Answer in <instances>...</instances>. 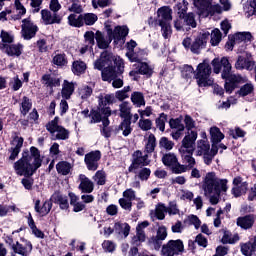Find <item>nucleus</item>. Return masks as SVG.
Wrapping results in <instances>:
<instances>
[{
	"mask_svg": "<svg viewBox=\"0 0 256 256\" xmlns=\"http://www.w3.org/2000/svg\"><path fill=\"white\" fill-rule=\"evenodd\" d=\"M151 177V169L149 168H142L138 172V178L140 181H147Z\"/></svg>",
	"mask_w": 256,
	"mask_h": 256,
	"instance_id": "nucleus-64",
	"label": "nucleus"
},
{
	"mask_svg": "<svg viewBox=\"0 0 256 256\" xmlns=\"http://www.w3.org/2000/svg\"><path fill=\"white\" fill-rule=\"evenodd\" d=\"M151 223L147 220L143 222H139L136 226V235L132 237L133 245H139L141 243H145L147 241V234L145 233V229L149 227Z\"/></svg>",
	"mask_w": 256,
	"mask_h": 256,
	"instance_id": "nucleus-12",
	"label": "nucleus"
},
{
	"mask_svg": "<svg viewBox=\"0 0 256 256\" xmlns=\"http://www.w3.org/2000/svg\"><path fill=\"white\" fill-rule=\"evenodd\" d=\"M114 231H116L118 235L129 237V233H131V226L127 223L116 222L114 224Z\"/></svg>",
	"mask_w": 256,
	"mask_h": 256,
	"instance_id": "nucleus-35",
	"label": "nucleus"
},
{
	"mask_svg": "<svg viewBox=\"0 0 256 256\" xmlns=\"http://www.w3.org/2000/svg\"><path fill=\"white\" fill-rule=\"evenodd\" d=\"M33 107V103H31V99L29 97L24 96L22 98L21 107H20V113L25 117L29 111H31V108Z\"/></svg>",
	"mask_w": 256,
	"mask_h": 256,
	"instance_id": "nucleus-45",
	"label": "nucleus"
},
{
	"mask_svg": "<svg viewBox=\"0 0 256 256\" xmlns=\"http://www.w3.org/2000/svg\"><path fill=\"white\" fill-rule=\"evenodd\" d=\"M253 91H255L253 83H246L236 92V95H239L240 97H247V95H251Z\"/></svg>",
	"mask_w": 256,
	"mask_h": 256,
	"instance_id": "nucleus-46",
	"label": "nucleus"
},
{
	"mask_svg": "<svg viewBox=\"0 0 256 256\" xmlns=\"http://www.w3.org/2000/svg\"><path fill=\"white\" fill-rule=\"evenodd\" d=\"M68 24L70 25V27H83V14H75L72 13L68 16Z\"/></svg>",
	"mask_w": 256,
	"mask_h": 256,
	"instance_id": "nucleus-40",
	"label": "nucleus"
},
{
	"mask_svg": "<svg viewBox=\"0 0 256 256\" xmlns=\"http://www.w3.org/2000/svg\"><path fill=\"white\" fill-rule=\"evenodd\" d=\"M42 81L44 85H47L48 87H59L61 85V80L57 77H53L49 74L42 76Z\"/></svg>",
	"mask_w": 256,
	"mask_h": 256,
	"instance_id": "nucleus-44",
	"label": "nucleus"
},
{
	"mask_svg": "<svg viewBox=\"0 0 256 256\" xmlns=\"http://www.w3.org/2000/svg\"><path fill=\"white\" fill-rule=\"evenodd\" d=\"M46 130L52 135L53 141H67L71 135L69 130L59 125V117L57 116L46 124Z\"/></svg>",
	"mask_w": 256,
	"mask_h": 256,
	"instance_id": "nucleus-8",
	"label": "nucleus"
},
{
	"mask_svg": "<svg viewBox=\"0 0 256 256\" xmlns=\"http://www.w3.org/2000/svg\"><path fill=\"white\" fill-rule=\"evenodd\" d=\"M118 203H119L120 207L122 209H124L125 211H131V209L133 207V202L125 197L120 198L118 200Z\"/></svg>",
	"mask_w": 256,
	"mask_h": 256,
	"instance_id": "nucleus-63",
	"label": "nucleus"
},
{
	"mask_svg": "<svg viewBox=\"0 0 256 256\" xmlns=\"http://www.w3.org/2000/svg\"><path fill=\"white\" fill-rule=\"evenodd\" d=\"M119 111H120L119 116L123 120L125 119L131 120V118L133 117V114H131V106L129 105V102H122L119 105Z\"/></svg>",
	"mask_w": 256,
	"mask_h": 256,
	"instance_id": "nucleus-37",
	"label": "nucleus"
},
{
	"mask_svg": "<svg viewBox=\"0 0 256 256\" xmlns=\"http://www.w3.org/2000/svg\"><path fill=\"white\" fill-rule=\"evenodd\" d=\"M92 179L97 185H105L107 183V173L105 170H98Z\"/></svg>",
	"mask_w": 256,
	"mask_h": 256,
	"instance_id": "nucleus-48",
	"label": "nucleus"
},
{
	"mask_svg": "<svg viewBox=\"0 0 256 256\" xmlns=\"http://www.w3.org/2000/svg\"><path fill=\"white\" fill-rule=\"evenodd\" d=\"M137 71H131L130 77H134V75H137L139 73L140 75H146V77H151L153 75V68L149 66V64L145 62H138L136 64Z\"/></svg>",
	"mask_w": 256,
	"mask_h": 256,
	"instance_id": "nucleus-27",
	"label": "nucleus"
},
{
	"mask_svg": "<svg viewBox=\"0 0 256 256\" xmlns=\"http://www.w3.org/2000/svg\"><path fill=\"white\" fill-rule=\"evenodd\" d=\"M148 243L156 251H159L161 249V247H163V240L158 238L157 236H152L149 239Z\"/></svg>",
	"mask_w": 256,
	"mask_h": 256,
	"instance_id": "nucleus-56",
	"label": "nucleus"
},
{
	"mask_svg": "<svg viewBox=\"0 0 256 256\" xmlns=\"http://www.w3.org/2000/svg\"><path fill=\"white\" fill-rule=\"evenodd\" d=\"M167 123V114L161 113L156 119V127L163 133L165 131V124Z\"/></svg>",
	"mask_w": 256,
	"mask_h": 256,
	"instance_id": "nucleus-54",
	"label": "nucleus"
},
{
	"mask_svg": "<svg viewBox=\"0 0 256 256\" xmlns=\"http://www.w3.org/2000/svg\"><path fill=\"white\" fill-rule=\"evenodd\" d=\"M138 127H140L142 131H151L153 127V122L149 119L140 118L138 122Z\"/></svg>",
	"mask_w": 256,
	"mask_h": 256,
	"instance_id": "nucleus-55",
	"label": "nucleus"
},
{
	"mask_svg": "<svg viewBox=\"0 0 256 256\" xmlns=\"http://www.w3.org/2000/svg\"><path fill=\"white\" fill-rule=\"evenodd\" d=\"M222 232L224 233L221 242L223 245H233L234 243H237L239 241V234H232L229 230L227 229H222Z\"/></svg>",
	"mask_w": 256,
	"mask_h": 256,
	"instance_id": "nucleus-33",
	"label": "nucleus"
},
{
	"mask_svg": "<svg viewBox=\"0 0 256 256\" xmlns=\"http://www.w3.org/2000/svg\"><path fill=\"white\" fill-rule=\"evenodd\" d=\"M202 190L210 205H219L221 195L229 191V180L219 178L215 172H208L202 181Z\"/></svg>",
	"mask_w": 256,
	"mask_h": 256,
	"instance_id": "nucleus-2",
	"label": "nucleus"
},
{
	"mask_svg": "<svg viewBox=\"0 0 256 256\" xmlns=\"http://www.w3.org/2000/svg\"><path fill=\"white\" fill-rule=\"evenodd\" d=\"M41 19L44 25H60L61 21H63L59 13L47 9L41 10Z\"/></svg>",
	"mask_w": 256,
	"mask_h": 256,
	"instance_id": "nucleus-14",
	"label": "nucleus"
},
{
	"mask_svg": "<svg viewBox=\"0 0 256 256\" xmlns=\"http://www.w3.org/2000/svg\"><path fill=\"white\" fill-rule=\"evenodd\" d=\"M209 39V33H200L195 40L193 41L190 50L192 53L199 55L201 53V49H205V45H207V40Z\"/></svg>",
	"mask_w": 256,
	"mask_h": 256,
	"instance_id": "nucleus-18",
	"label": "nucleus"
},
{
	"mask_svg": "<svg viewBox=\"0 0 256 256\" xmlns=\"http://www.w3.org/2000/svg\"><path fill=\"white\" fill-rule=\"evenodd\" d=\"M0 50L4 51L8 57H21L23 54V45L18 44H5L0 42Z\"/></svg>",
	"mask_w": 256,
	"mask_h": 256,
	"instance_id": "nucleus-16",
	"label": "nucleus"
},
{
	"mask_svg": "<svg viewBox=\"0 0 256 256\" xmlns=\"http://www.w3.org/2000/svg\"><path fill=\"white\" fill-rule=\"evenodd\" d=\"M256 251L253 250V246L251 245V241L241 245V253L245 256H253V253Z\"/></svg>",
	"mask_w": 256,
	"mask_h": 256,
	"instance_id": "nucleus-61",
	"label": "nucleus"
},
{
	"mask_svg": "<svg viewBox=\"0 0 256 256\" xmlns=\"http://www.w3.org/2000/svg\"><path fill=\"white\" fill-rule=\"evenodd\" d=\"M71 169H73V166H71V163L67 161H60L56 165V171L59 175H69V173H71Z\"/></svg>",
	"mask_w": 256,
	"mask_h": 256,
	"instance_id": "nucleus-42",
	"label": "nucleus"
},
{
	"mask_svg": "<svg viewBox=\"0 0 256 256\" xmlns=\"http://www.w3.org/2000/svg\"><path fill=\"white\" fill-rule=\"evenodd\" d=\"M52 63L57 65V67H65L69 61L67 60V55L65 53H59V51H56L52 59Z\"/></svg>",
	"mask_w": 256,
	"mask_h": 256,
	"instance_id": "nucleus-39",
	"label": "nucleus"
},
{
	"mask_svg": "<svg viewBox=\"0 0 256 256\" xmlns=\"http://www.w3.org/2000/svg\"><path fill=\"white\" fill-rule=\"evenodd\" d=\"M101 161V151L95 150L87 153L84 157V163L88 171H97Z\"/></svg>",
	"mask_w": 256,
	"mask_h": 256,
	"instance_id": "nucleus-10",
	"label": "nucleus"
},
{
	"mask_svg": "<svg viewBox=\"0 0 256 256\" xmlns=\"http://www.w3.org/2000/svg\"><path fill=\"white\" fill-rule=\"evenodd\" d=\"M129 35V28L127 26H117L114 31H112V39L115 41H121V39H125Z\"/></svg>",
	"mask_w": 256,
	"mask_h": 256,
	"instance_id": "nucleus-32",
	"label": "nucleus"
},
{
	"mask_svg": "<svg viewBox=\"0 0 256 256\" xmlns=\"http://www.w3.org/2000/svg\"><path fill=\"white\" fill-rule=\"evenodd\" d=\"M169 125H170V129L185 131V125H183V123L181 122V119H179V118L170 119Z\"/></svg>",
	"mask_w": 256,
	"mask_h": 256,
	"instance_id": "nucleus-59",
	"label": "nucleus"
},
{
	"mask_svg": "<svg viewBox=\"0 0 256 256\" xmlns=\"http://www.w3.org/2000/svg\"><path fill=\"white\" fill-rule=\"evenodd\" d=\"M233 185L232 194L234 197H241V195H245V193H247L249 184L244 182L241 176H237L233 179Z\"/></svg>",
	"mask_w": 256,
	"mask_h": 256,
	"instance_id": "nucleus-19",
	"label": "nucleus"
},
{
	"mask_svg": "<svg viewBox=\"0 0 256 256\" xmlns=\"http://www.w3.org/2000/svg\"><path fill=\"white\" fill-rule=\"evenodd\" d=\"M174 27L176 31H189L191 27H187V24L185 23V20L183 18H178L174 21Z\"/></svg>",
	"mask_w": 256,
	"mask_h": 256,
	"instance_id": "nucleus-58",
	"label": "nucleus"
},
{
	"mask_svg": "<svg viewBox=\"0 0 256 256\" xmlns=\"http://www.w3.org/2000/svg\"><path fill=\"white\" fill-rule=\"evenodd\" d=\"M161 27V33L164 39H171L173 35V29L171 28V22L158 24Z\"/></svg>",
	"mask_w": 256,
	"mask_h": 256,
	"instance_id": "nucleus-50",
	"label": "nucleus"
},
{
	"mask_svg": "<svg viewBox=\"0 0 256 256\" xmlns=\"http://www.w3.org/2000/svg\"><path fill=\"white\" fill-rule=\"evenodd\" d=\"M236 225L244 231H248V229H253V225H255V215L247 214L245 216L238 217L236 219Z\"/></svg>",
	"mask_w": 256,
	"mask_h": 256,
	"instance_id": "nucleus-21",
	"label": "nucleus"
},
{
	"mask_svg": "<svg viewBox=\"0 0 256 256\" xmlns=\"http://www.w3.org/2000/svg\"><path fill=\"white\" fill-rule=\"evenodd\" d=\"M159 147L165 151H171L175 147V142L169 140L167 137H162L159 140Z\"/></svg>",
	"mask_w": 256,
	"mask_h": 256,
	"instance_id": "nucleus-52",
	"label": "nucleus"
},
{
	"mask_svg": "<svg viewBox=\"0 0 256 256\" xmlns=\"http://www.w3.org/2000/svg\"><path fill=\"white\" fill-rule=\"evenodd\" d=\"M12 251L22 256H29L31 251H33V245H29V248L23 246V244L16 242L15 245H12Z\"/></svg>",
	"mask_w": 256,
	"mask_h": 256,
	"instance_id": "nucleus-34",
	"label": "nucleus"
},
{
	"mask_svg": "<svg viewBox=\"0 0 256 256\" xmlns=\"http://www.w3.org/2000/svg\"><path fill=\"white\" fill-rule=\"evenodd\" d=\"M133 161L128 171L131 173L133 169H139V167H147L151 161L149 160V155H143L141 150H137L132 155Z\"/></svg>",
	"mask_w": 256,
	"mask_h": 256,
	"instance_id": "nucleus-11",
	"label": "nucleus"
},
{
	"mask_svg": "<svg viewBox=\"0 0 256 256\" xmlns=\"http://www.w3.org/2000/svg\"><path fill=\"white\" fill-rule=\"evenodd\" d=\"M91 123H101L103 117H111V108L98 107L97 110H92L90 113Z\"/></svg>",
	"mask_w": 256,
	"mask_h": 256,
	"instance_id": "nucleus-22",
	"label": "nucleus"
},
{
	"mask_svg": "<svg viewBox=\"0 0 256 256\" xmlns=\"http://www.w3.org/2000/svg\"><path fill=\"white\" fill-rule=\"evenodd\" d=\"M197 131H191L188 133L182 140V144L179 148L180 157L182 159V163L178 164V171L181 173H187V171H191L195 165H197V161L193 157V153L195 152V142L197 141Z\"/></svg>",
	"mask_w": 256,
	"mask_h": 256,
	"instance_id": "nucleus-4",
	"label": "nucleus"
},
{
	"mask_svg": "<svg viewBox=\"0 0 256 256\" xmlns=\"http://www.w3.org/2000/svg\"><path fill=\"white\" fill-rule=\"evenodd\" d=\"M162 163L165 165V167H170L172 169V172H174L176 175H180L179 172V158H177V154L175 153H166L162 156Z\"/></svg>",
	"mask_w": 256,
	"mask_h": 256,
	"instance_id": "nucleus-13",
	"label": "nucleus"
},
{
	"mask_svg": "<svg viewBox=\"0 0 256 256\" xmlns=\"http://www.w3.org/2000/svg\"><path fill=\"white\" fill-rule=\"evenodd\" d=\"M23 137L16 136L11 142L12 147L9 149V160L15 161L17 157H19V153H21V147H23Z\"/></svg>",
	"mask_w": 256,
	"mask_h": 256,
	"instance_id": "nucleus-23",
	"label": "nucleus"
},
{
	"mask_svg": "<svg viewBox=\"0 0 256 256\" xmlns=\"http://www.w3.org/2000/svg\"><path fill=\"white\" fill-rule=\"evenodd\" d=\"M185 251V244L183 240H169L166 244L162 245L161 255L162 256H177L181 255Z\"/></svg>",
	"mask_w": 256,
	"mask_h": 256,
	"instance_id": "nucleus-9",
	"label": "nucleus"
},
{
	"mask_svg": "<svg viewBox=\"0 0 256 256\" xmlns=\"http://www.w3.org/2000/svg\"><path fill=\"white\" fill-rule=\"evenodd\" d=\"M184 23H186V27H192L195 29L197 27V21H195V14L188 13L185 18H183Z\"/></svg>",
	"mask_w": 256,
	"mask_h": 256,
	"instance_id": "nucleus-60",
	"label": "nucleus"
},
{
	"mask_svg": "<svg viewBox=\"0 0 256 256\" xmlns=\"http://www.w3.org/2000/svg\"><path fill=\"white\" fill-rule=\"evenodd\" d=\"M79 181L80 184L78 186V189L81 191V193H93L95 189V184L89 177L85 176V174L79 175Z\"/></svg>",
	"mask_w": 256,
	"mask_h": 256,
	"instance_id": "nucleus-24",
	"label": "nucleus"
},
{
	"mask_svg": "<svg viewBox=\"0 0 256 256\" xmlns=\"http://www.w3.org/2000/svg\"><path fill=\"white\" fill-rule=\"evenodd\" d=\"M112 63L116 65L120 73H123L125 69V63L123 62V59H121L119 56H114L113 53L109 51H104L101 53L100 58L94 62V69L103 71V68H105L106 65L109 67L112 66Z\"/></svg>",
	"mask_w": 256,
	"mask_h": 256,
	"instance_id": "nucleus-6",
	"label": "nucleus"
},
{
	"mask_svg": "<svg viewBox=\"0 0 256 256\" xmlns=\"http://www.w3.org/2000/svg\"><path fill=\"white\" fill-rule=\"evenodd\" d=\"M233 37L236 43H241L243 41L247 42L253 39V35H251V32H238Z\"/></svg>",
	"mask_w": 256,
	"mask_h": 256,
	"instance_id": "nucleus-51",
	"label": "nucleus"
},
{
	"mask_svg": "<svg viewBox=\"0 0 256 256\" xmlns=\"http://www.w3.org/2000/svg\"><path fill=\"white\" fill-rule=\"evenodd\" d=\"M130 99L135 107H145V96L142 92H133Z\"/></svg>",
	"mask_w": 256,
	"mask_h": 256,
	"instance_id": "nucleus-41",
	"label": "nucleus"
},
{
	"mask_svg": "<svg viewBox=\"0 0 256 256\" xmlns=\"http://www.w3.org/2000/svg\"><path fill=\"white\" fill-rule=\"evenodd\" d=\"M221 30L220 29H214L211 33V45H213L214 47L217 46L218 43H221Z\"/></svg>",
	"mask_w": 256,
	"mask_h": 256,
	"instance_id": "nucleus-57",
	"label": "nucleus"
},
{
	"mask_svg": "<svg viewBox=\"0 0 256 256\" xmlns=\"http://www.w3.org/2000/svg\"><path fill=\"white\" fill-rule=\"evenodd\" d=\"M158 24L171 23L173 21V10L168 6H164L158 9Z\"/></svg>",
	"mask_w": 256,
	"mask_h": 256,
	"instance_id": "nucleus-25",
	"label": "nucleus"
},
{
	"mask_svg": "<svg viewBox=\"0 0 256 256\" xmlns=\"http://www.w3.org/2000/svg\"><path fill=\"white\" fill-rule=\"evenodd\" d=\"M209 151H211V145L209 144V140L201 139L197 142L196 155L198 157H201L206 153H209Z\"/></svg>",
	"mask_w": 256,
	"mask_h": 256,
	"instance_id": "nucleus-31",
	"label": "nucleus"
},
{
	"mask_svg": "<svg viewBox=\"0 0 256 256\" xmlns=\"http://www.w3.org/2000/svg\"><path fill=\"white\" fill-rule=\"evenodd\" d=\"M193 4L199 17L207 18L223 13V7L213 4V0H193Z\"/></svg>",
	"mask_w": 256,
	"mask_h": 256,
	"instance_id": "nucleus-5",
	"label": "nucleus"
},
{
	"mask_svg": "<svg viewBox=\"0 0 256 256\" xmlns=\"http://www.w3.org/2000/svg\"><path fill=\"white\" fill-rule=\"evenodd\" d=\"M95 39L99 49H108L109 45H111V41H113V30L108 29L107 36L103 35L101 31H97L95 34Z\"/></svg>",
	"mask_w": 256,
	"mask_h": 256,
	"instance_id": "nucleus-17",
	"label": "nucleus"
},
{
	"mask_svg": "<svg viewBox=\"0 0 256 256\" xmlns=\"http://www.w3.org/2000/svg\"><path fill=\"white\" fill-rule=\"evenodd\" d=\"M212 72L213 70L208 60H204L197 66L194 79H196L198 87H209L213 85V79H211Z\"/></svg>",
	"mask_w": 256,
	"mask_h": 256,
	"instance_id": "nucleus-7",
	"label": "nucleus"
},
{
	"mask_svg": "<svg viewBox=\"0 0 256 256\" xmlns=\"http://www.w3.org/2000/svg\"><path fill=\"white\" fill-rule=\"evenodd\" d=\"M98 19L99 18L97 17V15L93 13L82 14V27L84 25H88V26L95 25Z\"/></svg>",
	"mask_w": 256,
	"mask_h": 256,
	"instance_id": "nucleus-47",
	"label": "nucleus"
},
{
	"mask_svg": "<svg viewBox=\"0 0 256 256\" xmlns=\"http://www.w3.org/2000/svg\"><path fill=\"white\" fill-rule=\"evenodd\" d=\"M211 65L213 67V72L216 73V75H219V73H221V69H223L221 76L222 79H225L224 89L229 95H231L235 89H239V85L249 81L247 76L231 74V69H233V67L231 66V62H229L228 57H222L221 60L219 58H215L212 60Z\"/></svg>",
	"mask_w": 256,
	"mask_h": 256,
	"instance_id": "nucleus-1",
	"label": "nucleus"
},
{
	"mask_svg": "<svg viewBox=\"0 0 256 256\" xmlns=\"http://www.w3.org/2000/svg\"><path fill=\"white\" fill-rule=\"evenodd\" d=\"M78 95L81 99H89V97L93 95V88L89 86H82L78 89Z\"/></svg>",
	"mask_w": 256,
	"mask_h": 256,
	"instance_id": "nucleus-53",
	"label": "nucleus"
},
{
	"mask_svg": "<svg viewBox=\"0 0 256 256\" xmlns=\"http://www.w3.org/2000/svg\"><path fill=\"white\" fill-rule=\"evenodd\" d=\"M51 199L53 203L60 207V209H69V199L67 198V195L62 194L61 192H54Z\"/></svg>",
	"mask_w": 256,
	"mask_h": 256,
	"instance_id": "nucleus-26",
	"label": "nucleus"
},
{
	"mask_svg": "<svg viewBox=\"0 0 256 256\" xmlns=\"http://www.w3.org/2000/svg\"><path fill=\"white\" fill-rule=\"evenodd\" d=\"M165 213H167V206L163 203H159L156 205L155 210H154V215L156 219L159 221H163L165 219Z\"/></svg>",
	"mask_w": 256,
	"mask_h": 256,
	"instance_id": "nucleus-49",
	"label": "nucleus"
},
{
	"mask_svg": "<svg viewBox=\"0 0 256 256\" xmlns=\"http://www.w3.org/2000/svg\"><path fill=\"white\" fill-rule=\"evenodd\" d=\"M156 147H157V138H155V134L151 133L149 134L146 140L144 153H147V154L153 153Z\"/></svg>",
	"mask_w": 256,
	"mask_h": 256,
	"instance_id": "nucleus-36",
	"label": "nucleus"
},
{
	"mask_svg": "<svg viewBox=\"0 0 256 256\" xmlns=\"http://www.w3.org/2000/svg\"><path fill=\"white\" fill-rule=\"evenodd\" d=\"M87 71V64L82 60H76L72 63V72L74 75H83Z\"/></svg>",
	"mask_w": 256,
	"mask_h": 256,
	"instance_id": "nucleus-38",
	"label": "nucleus"
},
{
	"mask_svg": "<svg viewBox=\"0 0 256 256\" xmlns=\"http://www.w3.org/2000/svg\"><path fill=\"white\" fill-rule=\"evenodd\" d=\"M117 69V66H107L102 68L101 70V77L102 81H106L107 83H111L114 81V79H117L119 75L123 74V72H120L119 69Z\"/></svg>",
	"mask_w": 256,
	"mask_h": 256,
	"instance_id": "nucleus-20",
	"label": "nucleus"
},
{
	"mask_svg": "<svg viewBox=\"0 0 256 256\" xmlns=\"http://www.w3.org/2000/svg\"><path fill=\"white\" fill-rule=\"evenodd\" d=\"M193 75H195V70L193 69V66H190V65L183 66L182 77H184V79H191Z\"/></svg>",
	"mask_w": 256,
	"mask_h": 256,
	"instance_id": "nucleus-62",
	"label": "nucleus"
},
{
	"mask_svg": "<svg viewBox=\"0 0 256 256\" xmlns=\"http://www.w3.org/2000/svg\"><path fill=\"white\" fill-rule=\"evenodd\" d=\"M75 93V83L64 80L61 90V96L63 99H71V95Z\"/></svg>",
	"mask_w": 256,
	"mask_h": 256,
	"instance_id": "nucleus-30",
	"label": "nucleus"
},
{
	"mask_svg": "<svg viewBox=\"0 0 256 256\" xmlns=\"http://www.w3.org/2000/svg\"><path fill=\"white\" fill-rule=\"evenodd\" d=\"M211 141L213 144L221 143L225 139V135L217 127L210 128Z\"/></svg>",
	"mask_w": 256,
	"mask_h": 256,
	"instance_id": "nucleus-43",
	"label": "nucleus"
},
{
	"mask_svg": "<svg viewBox=\"0 0 256 256\" xmlns=\"http://www.w3.org/2000/svg\"><path fill=\"white\" fill-rule=\"evenodd\" d=\"M37 31H39V28L33 24L30 18L22 20V36L24 39H33L37 35Z\"/></svg>",
	"mask_w": 256,
	"mask_h": 256,
	"instance_id": "nucleus-15",
	"label": "nucleus"
},
{
	"mask_svg": "<svg viewBox=\"0 0 256 256\" xmlns=\"http://www.w3.org/2000/svg\"><path fill=\"white\" fill-rule=\"evenodd\" d=\"M43 160L41 152L36 147L32 146L29 152H23L22 157L14 163V171L20 177H33Z\"/></svg>",
	"mask_w": 256,
	"mask_h": 256,
	"instance_id": "nucleus-3",
	"label": "nucleus"
},
{
	"mask_svg": "<svg viewBox=\"0 0 256 256\" xmlns=\"http://www.w3.org/2000/svg\"><path fill=\"white\" fill-rule=\"evenodd\" d=\"M41 205V200H36L35 202V212L39 213V215H41L42 217H45V215H49L52 207H53V203L51 202V200H46L42 207Z\"/></svg>",
	"mask_w": 256,
	"mask_h": 256,
	"instance_id": "nucleus-28",
	"label": "nucleus"
},
{
	"mask_svg": "<svg viewBox=\"0 0 256 256\" xmlns=\"http://www.w3.org/2000/svg\"><path fill=\"white\" fill-rule=\"evenodd\" d=\"M116 133H121L123 137H129L133 133V126L129 118L124 119L116 128Z\"/></svg>",
	"mask_w": 256,
	"mask_h": 256,
	"instance_id": "nucleus-29",
	"label": "nucleus"
}]
</instances>
